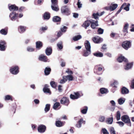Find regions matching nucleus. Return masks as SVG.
<instances>
[{"label": "nucleus", "instance_id": "nucleus-1", "mask_svg": "<svg viewBox=\"0 0 134 134\" xmlns=\"http://www.w3.org/2000/svg\"><path fill=\"white\" fill-rule=\"evenodd\" d=\"M10 71L12 74L16 75L19 72V68L18 66H12L10 68Z\"/></svg>", "mask_w": 134, "mask_h": 134}, {"label": "nucleus", "instance_id": "nucleus-2", "mask_svg": "<svg viewBox=\"0 0 134 134\" xmlns=\"http://www.w3.org/2000/svg\"><path fill=\"white\" fill-rule=\"evenodd\" d=\"M60 102L62 104L66 106H68L70 103L68 98L63 97L60 100Z\"/></svg>", "mask_w": 134, "mask_h": 134}, {"label": "nucleus", "instance_id": "nucleus-3", "mask_svg": "<svg viewBox=\"0 0 134 134\" xmlns=\"http://www.w3.org/2000/svg\"><path fill=\"white\" fill-rule=\"evenodd\" d=\"M122 45L123 47L126 50L130 48L131 46V42L129 41H126L123 42Z\"/></svg>", "mask_w": 134, "mask_h": 134}, {"label": "nucleus", "instance_id": "nucleus-4", "mask_svg": "<svg viewBox=\"0 0 134 134\" xmlns=\"http://www.w3.org/2000/svg\"><path fill=\"white\" fill-rule=\"evenodd\" d=\"M121 119L125 123H129V125L131 126V122L129 116L127 115H124L122 116Z\"/></svg>", "mask_w": 134, "mask_h": 134}, {"label": "nucleus", "instance_id": "nucleus-5", "mask_svg": "<svg viewBox=\"0 0 134 134\" xmlns=\"http://www.w3.org/2000/svg\"><path fill=\"white\" fill-rule=\"evenodd\" d=\"M81 96L80 94V92H74V94H70V98L72 99L75 100L78 99Z\"/></svg>", "mask_w": 134, "mask_h": 134}, {"label": "nucleus", "instance_id": "nucleus-6", "mask_svg": "<svg viewBox=\"0 0 134 134\" xmlns=\"http://www.w3.org/2000/svg\"><path fill=\"white\" fill-rule=\"evenodd\" d=\"M7 48V44L4 41H0V50L2 51H5Z\"/></svg>", "mask_w": 134, "mask_h": 134}, {"label": "nucleus", "instance_id": "nucleus-7", "mask_svg": "<svg viewBox=\"0 0 134 134\" xmlns=\"http://www.w3.org/2000/svg\"><path fill=\"white\" fill-rule=\"evenodd\" d=\"M62 13L65 14L66 15L70 14V12L69 8L66 6L62 7L61 9Z\"/></svg>", "mask_w": 134, "mask_h": 134}, {"label": "nucleus", "instance_id": "nucleus-8", "mask_svg": "<svg viewBox=\"0 0 134 134\" xmlns=\"http://www.w3.org/2000/svg\"><path fill=\"white\" fill-rule=\"evenodd\" d=\"M46 126L43 125H39L38 127L37 130L40 133H43L45 132L46 130Z\"/></svg>", "mask_w": 134, "mask_h": 134}, {"label": "nucleus", "instance_id": "nucleus-9", "mask_svg": "<svg viewBox=\"0 0 134 134\" xmlns=\"http://www.w3.org/2000/svg\"><path fill=\"white\" fill-rule=\"evenodd\" d=\"M38 59L41 61L47 62V61L48 59L46 55L41 54L39 56Z\"/></svg>", "mask_w": 134, "mask_h": 134}, {"label": "nucleus", "instance_id": "nucleus-10", "mask_svg": "<svg viewBox=\"0 0 134 134\" xmlns=\"http://www.w3.org/2000/svg\"><path fill=\"white\" fill-rule=\"evenodd\" d=\"M53 21L54 22H57V24H60V23L61 18L58 16H54L52 18Z\"/></svg>", "mask_w": 134, "mask_h": 134}, {"label": "nucleus", "instance_id": "nucleus-11", "mask_svg": "<svg viewBox=\"0 0 134 134\" xmlns=\"http://www.w3.org/2000/svg\"><path fill=\"white\" fill-rule=\"evenodd\" d=\"M18 14L15 13V12H13L10 13L9 17L11 18V19L12 20H15L17 17Z\"/></svg>", "mask_w": 134, "mask_h": 134}, {"label": "nucleus", "instance_id": "nucleus-12", "mask_svg": "<svg viewBox=\"0 0 134 134\" xmlns=\"http://www.w3.org/2000/svg\"><path fill=\"white\" fill-rule=\"evenodd\" d=\"M9 9L11 11H15L18 10V7L15 4L11 5L8 7Z\"/></svg>", "mask_w": 134, "mask_h": 134}, {"label": "nucleus", "instance_id": "nucleus-13", "mask_svg": "<svg viewBox=\"0 0 134 134\" xmlns=\"http://www.w3.org/2000/svg\"><path fill=\"white\" fill-rule=\"evenodd\" d=\"M61 107L60 103L58 102H57L54 104L53 108L54 110H57L59 109Z\"/></svg>", "mask_w": 134, "mask_h": 134}, {"label": "nucleus", "instance_id": "nucleus-14", "mask_svg": "<svg viewBox=\"0 0 134 134\" xmlns=\"http://www.w3.org/2000/svg\"><path fill=\"white\" fill-rule=\"evenodd\" d=\"M36 48L37 49L39 50L43 47V44L42 42L40 41H37L36 43Z\"/></svg>", "mask_w": 134, "mask_h": 134}, {"label": "nucleus", "instance_id": "nucleus-15", "mask_svg": "<svg viewBox=\"0 0 134 134\" xmlns=\"http://www.w3.org/2000/svg\"><path fill=\"white\" fill-rule=\"evenodd\" d=\"M50 14L48 12H45L43 15V18L44 20H49L50 19Z\"/></svg>", "mask_w": 134, "mask_h": 134}, {"label": "nucleus", "instance_id": "nucleus-16", "mask_svg": "<svg viewBox=\"0 0 134 134\" xmlns=\"http://www.w3.org/2000/svg\"><path fill=\"white\" fill-rule=\"evenodd\" d=\"M65 123V122H63L59 120L55 122V125L57 127H61L64 125Z\"/></svg>", "mask_w": 134, "mask_h": 134}, {"label": "nucleus", "instance_id": "nucleus-17", "mask_svg": "<svg viewBox=\"0 0 134 134\" xmlns=\"http://www.w3.org/2000/svg\"><path fill=\"white\" fill-rule=\"evenodd\" d=\"M92 40L93 42L96 43H98L103 40L102 38L98 36L93 38Z\"/></svg>", "mask_w": 134, "mask_h": 134}, {"label": "nucleus", "instance_id": "nucleus-18", "mask_svg": "<svg viewBox=\"0 0 134 134\" xmlns=\"http://www.w3.org/2000/svg\"><path fill=\"white\" fill-rule=\"evenodd\" d=\"M52 47H47L45 50V53L47 55H49L52 53Z\"/></svg>", "mask_w": 134, "mask_h": 134}, {"label": "nucleus", "instance_id": "nucleus-19", "mask_svg": "<svg viewBox=\"0 0 134 134\" xmlns=\"http://www.w3.org/2000/svg\"><path fill=\"white\" fill-rule=\"evenodd\" d=\"M86 50H91V46L90 43L88 41H86L84 44Z\"/></svg>", "mask_w": 134, "mask_h": 134}, {"label": "nucleus", "instance_id": "nucleus-20", "mask_svg": "<svg viewBox=\"0 0 134 134\" xmlns=\"http://www.w3.org/2000/svg\"><path fill=\"white\" fill-rule=\"evenodd\" d=\"M48 85H45L43 88V91L44 93H50L51 92L50 89L48 88Z\"/></svg>", "mask_w": 134, "mask_h": 134}, {"label": "nucleus", "instance_id": "nucleus-21", "mask_svg": "<svg viewBox=\"0 0 134 134\" xmlns=\"http://www.w3.org/2000/svg\"><path fill=\"white\" fill-rule=\"evenodd\" d=\"M93 21V20L92 19L85 21L84 23V27L86 28L88 27L91 24V22H92Z\"/></svg>", "mask_w": 134, "mask_h": 134}, {"label": "nucleus", "instance_id": "nucleus-22", "mask_svg": "<svg viewBox=\"0 0 134 134\" xmlns=\"http://www.w3.org/2000/svg\"><path fill=\"white\" fill-rule=\"evenodd\" d=\"M98 21H97L94 22V21L93 20V21L92 22H91V27L93 29H95L96 26H98Z\"/></svg>", "mask_w": 134, "mask_h": 134}, {"label": "nucleus", "instance_id": "nucleus-23", "mask_svg": "<svg viewBox=\"0 0 134 134\" xmlns=\"http://www.w3.org/2000/svg\"><path fill=\"white\" fill-rule=\"evenodd\" d=\"M51 71V69L50 68L46 67L44 69V72L46 75H49Z\"/></svg>", "mask_w": 134, "mask_h": 134}, {"label": "nucleus", "instance_id": "nucleus-24", "mask_svg": "<svg viewBox=\"0 0 134 134\" xmlns=\"http://www.w3.org/2000/svg\"><path fill=\"white\" fill-rule=\"evenodd\" d=\"M26 27L22 26H19L18 29L19 32L20 33H23L26 30Z\"/></svg>", "mask_w": 134, "mask_h": 134}, {"label": "nucleus", "instance_id": "nucleus-25", "mask_svg": "<svg viewBox=\"0 0 134 134\" xmlns=\"http://www.w3.org/2000/svg\"><path fill=\"white\" fill-rule=\"evenodd\" d=\"M118 6V5L116 4H111L110 5V11H113Z\"/></svg>", "mask_w": 134, "mask_h": 134}, {"label": "nucleus", "instance_id": "nucleus-26", "mask_svg": "<svg viewBox=\"0 0 134 134\" xmlns=\"http://www.w3.org/2000/svg\"><path fill=\"white\" fill-rule=\"evenodd\" d=\"M118 61L120 63L122 62L123 61L127 62V60L123 56H120L117 59Z\"/></svg>", "mask_w": 134, "mask_h": 134}, {"label": "nucleus", "instance_id": "nucleus-27", "mask_svg": "<svg viewBox=\"0 0 134 134\" xmlns=\"http://www.w3.org/2000/svg\"><path fill=\"white\" fill-rule=\"evenodd\" d=\"M125 99L124 98H121L118 100V103L120 105L122 104L125 102Z\"/></svg>", "mask_w": 134, "mask_h": 134}, {"label": "nucleus", "instance_id": "nucleus-28", "mask_svg": "<svg viewBox=\"0 0 134 134\" xmlns=\"http://www.w3.org/2000/svg\"><path fill=\"white\" fill-rule=\"evenodd\" d=\"M128 90L125 87H123L122 88L121 92L122 94H126L129 93Z\"/></svg>", "mask_w": 134, "mask_h": 134}, {"label": "nucleus", "instance_id": "nucleus-29", "mask_svg": "<svg viewBox=\"0 0 134 134\" xmlns=\"http://www.w3.org/2000/svg\"><path fill=\"white\" fill-rule=\"evenodd\" d=\"M83 122V119H80L77 122V124H76V126L77 127L79 128L81 127V125Z\"/></svg>", "mask_w": 134, "mask_h": 134}, {"label": "nucleus", "instance_id": "nucleus-30", "mask_svg": "<svg viewBox=\"0 0 134 134\" xmlns=\"http://www.w3.org/2000/svg\"><path fill=\"white\" fill-rule=\"evenodd\" d=\"M5 100H10L11 101H13V97L11 95H7L5 96Z\"/></svg>", "mask_w": 134, "mask_h": 134}, {"label": "nucleus", "instance_id": "nucleus-31", "mask_svg": "<svg viewBox=\"0 0 134 134\" xmlns=\"http://www.w3.org/2000/svg\"><path fill=\"white\" fill-rule=\"evenodd\" d=\"M8 27H6L2 29L0 31V34H7L8 32Z\"/></svg>", "mask_w": 134, "mask_h": 134}, {"label": "nucleus", "instance_id": "nucleus-32", "mask_svg": "<svg viewBox=\"0 0 134 134\" xmlns=\"http://www.w3.org/2000/svg\"><path fill=\"white\" fill-rule=\"evenodd\" d=\"M129 24L127 23H126L124 26V29L123 30L124 33H127V29L128 28Z\"/></svg>", "mask_w": 134, "mask_h": 134}, {"label": "nucleus", "instance_id": "nucleus-33", "mask_svg": "<svg viewBox=\"0 0 134 134\" xmlns=\"http://www.w3.org/2000/svg\"><path fill=\"white\" fill-rule=\"evenodd\" d=\"M51 7L52 9L55 11H57L59 10V8L57 5H51Z\"/></svg>", "mask_w": 134, "mask_h": 134}, {"label": "nucleus", "instance_id": "nucleus-34", "mask_svg": "<svg viewBox=\"0 0 134 134\" xmlns=\"http://www.w3.org/2000/svg\"><path fill=\"white\" fill-rule=\"evenodd\" d=\"M133 64L132 63L127 64L125 68V69L126 70H128L130 69L132 67Z\"/></svg>", "mask_w": 134, "mask_h": 134}, {"label": "nucleus", "instance_id": "nucleus-35", "mask_svg": "<svg viewBox=\"0 0 134 134\" xmlns=\"http://www.w3.org/2000/svg\"><path fill=\"white\" fill-rule=\"evenodd\" d=\"M100 93L102 94L106 93L108 92V90L105 88H102L100 89Z\"/></svg>", "mask_w": 134, "mask_h": 134}, {"label": "nucleus", "instance_id": "nucleus-36", "mask_svg": "<svg viewBox=\"0 0 134 134\" xmlns=\"http://www.w3.org/2000/svg\"><path fill=\"white\" fill-rule=\"evenodd\" d=\"M62 34H57V35H55L56 37L54 38H53L51 40V42H53L56 41L58 38L59 37H60L61 36V35H62Z\"/></svg>", "mask_w": 134, "mask_h": 134}, {"label": "nucleus", "instance_id": "nucleus-37", "mask_svg": "<svg viewBox=\"0 0 134 134\" xmlns=\"http://www.w3.org/2000/svg\"><path fill=\"white\" fill-rule=\"evenodd\" d=\"M51 105L49 104H47L44 108V111L46 112L50 110Z\"/></svg>", "mask_w": 134, "mask_h": 134}, {"label": "nucleus", "instance_id": "nucleus-38", "mask_svg": "<svg viewBox=\"0 0 134 134\" xmlns=\"http://www.w3.org/2000/svg\"><path fill=\"white\" fill-rule=\"evenodd\" d=\"M113 122V118H109L107 119L106 122L108 124H111Z\"/></svg>", "mask_w": 134, "mask_h": 134}, {"label": "nucleus", "instance_id": "nucleus-39", "mask_svg": "<svg viewBox=\"0 0 134 134\" xmlns=\"http://www.w3.org/2000/svg\"><path fill=\"white\" fill-rule=\"evenodd\" d=\"M93 55L97 57H102L103 56V54L102 53L100 52L94 53Z\"/></svg>", "mask_w": 134, "mask_h": 134}, {"label": "nucleus", "instance_id": "nucleus-40", "mask_svg": "<svg viewBox=\"0 0 134 134\" xmlns=\"http://www.w3.org/2000/svg\"><path fill=\"white\" fill-rule=\"evenodd\" d=\"M91 53V50H86L85 51H84V56H87L90 54Z\"/></svg>", "mask_w": 134, "mask_h": 134}, {"label": "nucleus", "instance_id": "nucleus-41", "mask_svg": "<svg viewBox=\"0 0 134 134\" xmlns=\"http://www.w3.org/2000/svg\"><path fill=\"white\" fill-rule=\"evenodd\" d=\"M99 14L98 13H94L92 15V18H93L97 19L98 18V17L99 16Z\"/></svg>", "mask_w": 134, "mask_h": 134}, {"label": "nucleus", "instance_id": "nucleus-42", "mask_svg": "<svg viewBox=\"0 0 134 134\" xmlns=\"http://www.w3.org/2000/svg\"><path fill=\"white\" fill-rule=\"evenodd\" d=\"M67 78V81L68 80V81H72L73 80V77L71 75H69L65 76Z\"/></svg>", "mask_w": 134, "mask_h": 134}, {"label": "nucleus", "instance_id": "nucleus-43", "mask_svg": "<svg viewBox=\"0 0 134 134\" xmlns=\"http://www.w3.org/2000/svg\"><path fill=\"white\" fill-rule=\"evenodd\" d=\"M124 4H126V5L124 6L123 7L124 9L127 11H129V7L130 5V4L129 3L127 4L126 3H124Z\"/></svg>", "mask_w": 134, "mask_h": 134}, {"label": "nucleus", "instance_id": "nucleus-44", "mask_svg": "<svg viewBox=\"0 0 134 134\" xmlns=\"http://www.w3.org/2000/svg\"><path fill=\"white\" fill-rule=\"evenodd\" d=\"M81 37L80 35H78L74 37L73 38V40L74 41H76L81 39Z\"/></svg>", "mask_w": 134, "mask_h": 134}, {"label": "nucleus", "instance_id": "nucleus-45", "mask_svg": "<svg viewBox=\"0 0 134 134\" xmlns=\"http://www.w3.org/2000/svg\"><path fill=\"white\" fill-rule=\"evenodd\" d=\"M116 119L118 121L120 119V113L119 111H118L116 113Z\"/></svg>", "mask_w": 134, "mask_h": 134}, {"label": "nucleus", "instance_id": "nucleus-46", "mask_svg": "<svg viewBox=\"0 0 134 134\" xmlns=\"http://www.w3.org/2000/svg\"><path fill=\"white\" fill-rule=\"evenodd\" d=\"M50 85L51 87L53 88H55L57 87V84L54 81H51L50 82Z\"/></svg>", "mask_w": 134, "mask_h": 134}, {"label": "nucleus", "instance_id": "nucleus-47", "mask_svg": "<svg viewBox=\"0 0 134 134\" xmlns=\"http://www.w3.org/2000/svg\"><path fill=\"white\" fill-rule=\"evenodd\" d=\"M67 78L65 76H64L63 77V79L60 80V83H64L67 81Z\"/></svg>", "mask_w": 134, "mask_h": 134}, {"label": "nucleus", "instance_id": "nucleus-48", "mask_svg": "<svg viewBox=\"0 0 134 134\" xmlns=\"http://www.w3.org/2000/svg\"><path fill=\"white\" fill-rule=\"evenodd\" d=\"M68 27L66 26H64L63 27L60 28V31L62 32L65 33Z\"/></svg>", "mask_w": 134, "mask_h": 134}, {"label": "nucleus", "instance_id": "nucleus-49", "mask_svg": "<svg viewBox=\"0 0 134 134\" xmlns=\"http://www.w3.org/2000/svg\"><path fill=\"white\" fill-rule=\"evenodd\" d=\"M105 117L104 116H99V121L100 122H103L105 120Z\"/></svg>", "mask_w": 134, "mask_h": 134}, {"label": "nucleus", "instance_id": "nucleus-50", "mask_svg": "<svg viewBox=\"0 0 134 134\" xmlns=\"http://www.w3.org/2000/svg\"><path fill=\"white\" fill-rule=\"evenodd\" d=\"M110 131L111 134H116L113 127H111L110 128Z\"/></svg>", "mask_w": 134, "mask_h": 134}, {"label": "nucleus", "instance_id": "nucleus-51", "mask_svg": "<svg viewBox=\"0 0 134 134\" xmlns=\"http://www.w3.org/2000/svg\"><path fill=\"white\" fill-rule=\"evenodd\" d=\"M57 46L58 48L60 50L63 49V46L62 45V43L61 42L60 43H58L57 44Z\"/></svg>", "mask_w": 134, "mask_h": 134}, {"label": "nucleus", "instance_id": "nucleus-52", "mask_svg": "<svg viewBox=\"0 0 134 134\" xmlns=\"http://www.w3.org/2000/svg\"><path fill=\"white\" fill-rule=\"evenodd\" d=\"M52 3V5H57L58 4V0H51Z\"/></svg>", "mask_w": 134, "mask_h": 134}, {"label": "nucleus", "instance_id": "nucleus-53", "mask_svg": "<svg viewBox=\"0 0 134 134\" xmlns=\"http://www.w3.org/2000/svg\"><path fill=\"white\" fill-rule=\"evenodd\" d=\"M48 29V27L47 26L45 27H41L40 29L41 31L44 32L45 31L47 30Z\"/></svg>", "mask_w": 134, "mask_h": 134}, {"label": "nucleus", "instance_id": "nucleus-54", "mask_svg": "<svg viewBox=\"0 0 134 134\" xmlns=\"http://www.w3.org/2000/svg\"><path fill=\"white\" fill-rule=\"evenodd\" d=\"M126 5L125 4H123L121 6L120 9L118 11L116 14H118L120 13L122 9L123 8V7L124 6Z\"/></svg>", "mask_w": 134, "mask_h": 134}, {"label": "nucleus", "instance_id": "nucleus-55", "mask_svg": "<svg viewBox=\"0 0 134 134\" xmlns=\"http://www.w3.org/2000/svg\"><path fill=\"white\" fill-rule=\"evenodd\" d=\"M97 32L98 34H103L104 32V30L100 28H99Z\"/></svg>", "mask_w": 134, "mask_h": 134}, {"label": "nucleus", "instance_id": "nucleus-56", "mask_svg": "<svg viewBox=\"0 0 134 134\" xmlns=\"http://www.w3.org/2000/svg\"><path fill=\"white\" fill-rule=\"evenodd\" d=\"M118 84V82L116 81H115L112 84V85L114 87H116V86Z\"/></svg>", "mask_w": 134, "mask_h": 134}, {"label": "nucleus", "instance_id": "nucleus-57", "mask_svg": "<svg viewBox=\"0 0 134 134\" xmlns=\"http://www.w3.org/2000/svg\"><path fill=\"white\" fill-rule=\"evenodd\" d=\"M65 72L66 73H67L68 74H70V75H71L73 74L72 71L70 70L69 69H67L66 71Z\"/></svg>", "mask_w": 134, "mask_h": 134}, {"label": "nucleus", "instance_id": "nucleus-58", "mask_svg": "<svg viewBox=\"0 0 134 134\" xmlns=\"http://www.w3.org/2000/svg\"><path fill=\"white\" fill-rule=\"evenodd\" d=\"M102 131L103 134H109V133L107 131L105 128L102 129Z\"/></svg>", "mask_w": 134, "mask_h": 134}, {"label": "nucleus", "instance_id": "nucleus-59", "mask_svg": "<svg viewBox=\"0 0 134 134\" xmlns=\"http://www.w3.org/2000/svg\"><path fill=\"white\" fill-rule=\"evenodd\" d=\"M121 127H122L124 125V123L122 121H118L116 122Z\"/></svg>", "mask_w": 134, "mask_h": 134}, {"label": "nucleus", "instance_id": "nucleus-60", "mask_svg": "<svg viewBox=\"0 0 134 134\" xmlns=\"http://www.w3.org/2000/svg\"><path fill=\"white\" fill-rule=\"evenodd\" d=\"M77 5L78 6V7L79 8H80L81 7L82 4L80 3V1L79 0L77 3Z\"/></svg>", "mask_w": 134, "mask_h": 134}, {"label": "nucleus", "instance_id": "nucleus-61", "mask_svg": "<svg viewBox=\"0 0 134 134\" xmlns=\"http://www.w3.org/2000/svg\"><path fill=\"white\" fill-rule=\"evenodd\" d=\"M58 90L59 92H61L62 91V86L61 85H59L58 86Z\"/></svg>", "mask_w": 134, "mask_h": 134}, {"label": "nucleus", "instance_id": "nucleus-62", "mask_svg": "<svg viewBox=\"0 0 134 134\" xmlns=\"http://www.w3.org/2000/svg\"><path fill=\"white\" fill-rule=\"evenodd\" d=\"M25 9V8L24 7H21L19 9V10L20 12H21L23 10Z\"/></svg>", "mask_w": 134, "mask_h": 134}, {"label": "nucleus", "instance_id": "nucleus-63", "mask_svg": "<svg viewBox=\"0 0 134 134\" xmlns=\"http://www.w3.org/2000/svg\"><path fill=\"white\" fill-rule=\"evenodd\" d=\"M34 101L36 104H39L40 103V101L39 100L37 99H34Z\"/></svg>", "mask_w": 134, "mask_h": 134}, {"label": "nucleus", "instance_id": "nucleus-64", "mask_svg": "<svg viewBox=\"0 0 134 134\" xmlns=\"http://www.w3.org/2000/svg\"><path fill=\"white\" fill-rule=\"evenodd\" d=\"M131 87L132 89L134 88V80H133L132 82Z\"/></svg>", "mask_w": 134, "mask_h": 134}]
</instances>
